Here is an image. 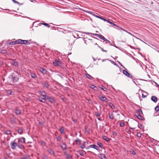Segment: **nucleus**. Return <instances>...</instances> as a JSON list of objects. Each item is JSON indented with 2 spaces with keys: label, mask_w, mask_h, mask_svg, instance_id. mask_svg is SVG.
I'll list each match as a JSON object with an SVG mask.
<instances>
[{
  "label": "nucleus",
  "mask_w": 159,
  "mask_h": 159,
  "mask_svg": "<svg viewBox=\"0 0 159 159\" xmlns=\"http://www.w3.org/2000/svg\"><path fill=\"white\" fill-rule=\"evenodd\" d=\"M39 93L43 97L42 98L43 100H45L47 99V96L46 93L44 92L40 91Z\"/></svg>",
  "instance_id": "f257e3e1"
},
{
  "label": "nucleus",
  "mask_w": 159,
  "mask_h": 159,
  "mask_svg": "<svg viewBox=\"0 0 159 159\" xmlns=\"http://www.w3.org/2000/svg\"><path fill=\"white\" fill-rule=\"evenodd\" d=\"M10 144L11 145V148L13 149H15V147L18 146L17 143L15 142H11Z\"/></svg>",
  "instance_id": "f03ea898"
},
{
  "label": "nucleus",
  "mask_w": 159,
  "mask_h": 159,
  "mask_svg": "<svg viewBox=\"0 0 159 159\" xmlns=\"http://www.w3.org/2000/svg\"><path fill=\"white\" fill-rule=\"evenodd\" d=\"M85 11L87 13H89L90 14H91L93 16H94L95 17L97 18H100L101 19H102V17H100L98 16H97L96 15H95V14H93V12L92 11Z\"/></svg>",
  "instance_id": "7ed1b4c3"
},
{
  "label": "nucleus",
  "mask_w": 159,
  "mask_h": 159,
  "mask_svg": "<svg viewBox=\"0 0 159 159\" xmlns=\"http://www.w3.org/2000/svg\"><path fill=\"white\" fill-rule=\"evenodd\" d=\"M53 64L55 66H59L61 64V62L57 60H56L55 62H53Z\"/></svg>",
  "instance_id": "20e7f679"
},
{
  "label": "nucleus",
  "mask_w": 159,
  "mask_h": 159,
  "mask_svg": "<svg viewBox=\"0 0 159 159\" xmlns=\"http://www.w3.org/2000/svg\"><path fill=\"white\" fill-rule=\"evenodd\" d=\"M100 99L102 101L106 102H107L108 101V99L104 96H101L100 97Z\"/></svg>",
  "instance_id": "39448f33"
},
{
  "label": "nucleus",
  "mask_w": 159,
  "mask_h": 159,
  "mask_svg": "<svg viewBox=\"0 0 159 159\" xmlns=\"http://www.w3.org/2000/svg\"><path fill=\"white\" fill-rule=\"evenodd\" d=\"M89 147L91 148H93L98 150L99 149V148L98 147L95 145H90Z\"/></svg>",
  "instance_id": "423d86ee"
},
{
  "label": "nucleus",
  "mask_w": 159,
  "mask_h": 159,
  "mask_svg": "<svg viewBox=\"0 0 159 159\" xmlns=\"http://www.w3.org/2000/svg\"><path fill=\"white\" fill-rule=\"evenodd\" d=\"M151 100L155 102H156L157 101V98L155 96H152L151 98Z\"/></svg>",
  "instance_id": "0eeeda50"
},
{
  "label": "nucleus",
  "mask_w": 159,
  "mask_h": 159,
  "mask_svg": "<svg viewBox=\"0 0 159 159\" xmlns=\"http://www.w3.org/2000/svg\"><path fill=\"white\" fill-rule=\"evenodd\" d=\"M89 86L90 88H91L92 89H94L95 90H98V88L96 86H95L93 85V84H90Z\"/></svg>",
  "instance_id": "6e6552de"
},
{
  "label": "nucleus",
  "mask_w": 159,
  "mask_h": 159,
  "mask_svg": "<svg viewBox=\"0 0 159 159\" xmlns=\"http://www.w3.org/2000/svg\"><path fill=\"white\" fill-rule=\"evenodd\" d=\"M99 157L102 159H106V156L104 154H99Z\"/></svg>",
  "instance_id": "1a4fd4ad"
},
{
  "label": "nucleus",
  "mask_w": 159,
  "mask_h": 159,
  "mask_svg": "<svg viewBox=\"0 0 159 159\" xmlns=\"http://www.w3.org/2000/svg\"><path fill=\"white\" fill-rule=\"evenodd\" d=\"M123 73L126 76L129 77H130V76H131V75L126 70H123Z\"/></svg>",
  "instance_id": "9d476101"
},
{
  "label": "nucleus",
  "mask_w": 159,
  "mask_h": 159,
  "mask_svg": "<svg viewBox=\"0 0 159 159\" xmlns=\"http://www.w3.org/2000/svg\"><path fill=\"white\" fill-rule=\"evenodd\" d=\"M47 99L48 100L49 102H51L54 103L55 102V100L52 98L49 97H47Z\"/></svg>",
  "instance_id": "9b49d317"
},
{
  "label": "nucleus",
  "mask_w": 159,
  "mask_h": 159,
  "mask_svg": "<svg viewBox=\"0 0 159 159\" xmlns=\"http://www.w3.org/2000/svg\"><path fill=\"white\" fill-rule=\"evenodd\" d=\"M98 37L100 39L103 40L104 41H105V40H107V39L102 35H98Z\"/></svg>",
  "instance_id": "f8f14e48"
},
{
  "label": "nucleus",
  "mask_w": 159,
  "mask_h": 159,
  "mask_svg": "<svg viewBox=\"0 0 159 159\" xmlns=\"http://www.w3.org/2000/svg\"><path fill=\"white\" fill-rule=\"evenodd\" d=\"M40 70L42 73L43 74H45L46 72V70L43 68H41Z\"/></svg>",
  "instance_id": "ddd939ff"
},
{
  "label": "nucleus",
  "mask_w": 159,
  "mask_h": 159,
  "mask_svg": "<svg viewBox=\"0 0 159 159\" xmlns=\"http://www.w3.org/2000/svg\"><path fill=\"white\" fill-rule=\"evenodd\" d=\"M23 40H21V39H18V40H17L16 41V42L17 43V44H23Z\"/></svg>",
  "instance_id": "4468645a"
},
{
  "label": "nucleus",
  "mask_w": 159,
  "mask_h": 159,
  "mask_svg": "<svg viewBox=\"0 0 159 159\" xmlns=\"http://www.w3.org/2000/svg\"><path fill=\"white\" fill-rule=\"evenodd\" d=\"M12 80L13 82L14 83L15 82H16L18 80V78L17 77H12Z\"/></svg>",
  "instance_id": "2eb2a0df"
},
{
  "label": "nucleus",
  "mask_w": 159,
  "mask_h": 159,
  "mask_svg": "<svg viewBox=\"0 0 159 159\" xmlns=\"http://www.w3.org/2000/svg\"><path fill=\"white\" fill-rule=\"evenodd\" d=\"M19 140L22 143H24L25 142V139L24 138H21Z\"/></svg>",
  "instance_id": "dca6fc26"
},
{
  "label": "nucleus",
  "mask_w": 159,
  "mask_h": 159,
  "mask_svg": "<svg viewBox=\"0 0 159 159\" xmlns=\"http://www.w3.org/2000/svg\"><path fill=\"white\" fill-rule=\"evenodd\" d=\"M103 139H104L106 141L108 142L110 140V139L107 137L106 136H104L103 137Z\"/></svg>",
  "instance_id": "f3484780"
},
{
  "label": "nucleus",
  "mask_w": 159,
  "mask_h": 159,
  "mask_svg": "<svg viewBox=\"0 0 159 159\" xmlns=\"http://www.w3.org/2000/svg\"><path fill=\"white\" fill-rule=\"evenodd\" d=\"M4 134H6L7 135L10 134H11V132L10 130H7L6 131L5 133H4Z\"/></svg>",
  "instance_id": "a211bd4d"
},
{
  "label": "nucleus",
  "mask_w": 159,
  "mask_h": 159,
  "mask_svg": "<svg viewBox=\"0 0 159 159\" xmlns=\"http://www.w3.org/2000/svg\"><path fill=\"white\" fill-rule=\"evenodd\" d=\"M16 113L17 115H19L21 113V111L19 110L16 109Z\"/></svg>",
  "instance_id": "6ab92c4d"
},
{
  "label": "nucleus",
  "mask_w": 159,
  "mask_h": 159,
  "mask_svg": "<svg viewBox=\"0 0 159 159\" xmlns=\"http://www.w3.org/2000/svg\"><path fill=\"white\" fill-rule=\"evenodd\" d=\"M86 77L89 79H92V78H93V77L91 76L90 75L88 74H87L86 75Z\"/></svg>",
  "instance_id": "aec40b11"
},
{
  "label": "nucleus",
  "mask_w": 159,
  "mask_h": 159,
  "mask_svg": "<svg viewBox=\"0 0 159 159\" xmlns=\"http://www.w3.org/2000/svg\"><path fill=\"white\" fill-rule=\"evenodd\" d=\"M7 93L8 94H10V95H13L14 94L10 90H8L7 91Z\"/></svg>",
  "instance_id": "412c9836"
},
{
  "label": "nucleus",
  "mask_w": 159,
  "mask_h": 159,
  "mask_svg": "<svg viewBox=\"0 0 159 159\" xmlns=\"http://www.w3.org/2000/svg\"><path fill=\"white\" fill-rule=\"evenodd\" d=\"M12 64L15 66H16L18 65L17 62L16 61H13Z\"/></svg>",
  "instance_id": "4be33fe9"
},
{
  "label": "nucleus",
  "mask_w": 159,
  "mask_h": 159,
  "mask_svg": "<svg viewBox=\"0 0 159 159\" xmlns=\"http://www.w3.org/2000/svg\"><path fill=\"white\" fill-rule=\"evenodd\" d=\"M23 44H25L26 43H29L28 40H23Z\"/></svg>",
  "instance_id": "5701e85b"
},
{
  "label": "nucleus",
  "mask_w": 159,
  "mask_h": 159,
  "mask_svg": "<svg viewBox=\"0 0 159 159\" xmlns=\"http://www.w3.org/2000/svg\"><path fill=\"white\" fill-rule=\"evenodd\" d=\"M97 144L100 147L102 148L103 145L101 143L98 142L97 143Z\"/></svg>",
  "instance_id": "b1692460"
},
{
  "label": "nucleus",
  "mask_w": 159,
  "mask_h": 159,
  "mask_svg": "<svg viewBox=\"0 0 159 159\" xmlns=\"http://www.w3.org/2000/svg\"><path fill=\"white\" fill-rule=\"evenodd\" d=\"M61 146L63 149H65L66 148V145L65 144H63Z\"/></svg>",
  "instance_id": "393cba45"
},
{
  "label": "nucleus",
  "mask_w": 159,
  "mask_h": 159,
  "mask_svg": "<svg viewBox=\"0 0 159 159\" xmlns=\"http://www.w3.org/2000/svg\"><path fill=\"white\" fill-rule=\"evenodd\" d=\"M109 106L111 107L112 109H114L115 108L114 106L112 103H110L109 104Z\"/></svg>",
  "instance_id": "a878e982"
},
{
  "label": "nucleus",
  "mask_w": 159,
  "mask_h": 159,
  "mask_svg": "<svg viewBox=\"0 0 159 159\" xmlns=\"http://www.w3.org/2000/svg\"><path fill=\"white\" fill-rule=\"evenodd\" d=\"M31 77L33 78H35L36 76L34 73H31Z\"/></svg>",
  "instance_id": "bb28decb"
},
{
  "label": "nucleus",
  "mask_w": 159,
  "mask_h": 159,
  "mask_svg": "<svg viewBox=\"0 0 159 159\" xmlns=\"http://www.w3.org/2000/svg\"><path fill=\"white\" fill-rule=\"evenodd\" d=\"M125 124L124 122H121L120 123V125L121 127H123L125 125Z\"/></svg>",
  "instance_id": "cd10ccee"
},
{
  "label": "nucleus",
  "mask_w": 159,
  "mask_h": 159,
  "mask_svg": "<svg viewBox=\"0 0 159 159\" xmlns=\"http://www.w3.org/2000/svg\"><path fill=\"white\" fill-rule=\"evenodd\" d=\"M23 132L22 129H19L18 130V133L19 134H21Z\"/></svg>",
  "instance_id": "c85d7f7f"
},
{
  "label": "nucleus",
  "mask_w": 159,
  "mask_h": 159,
  "mask_svg": "<svg viewBox=\"0 0 159 159\" xmlns=\"http://www.w3.org/2000/svg\"><path fill=\"white\" fill-rule=\"evenodd\" d=\"M40 97H38V99L41 102H45V100H42V99H40Z\"/></svg>",
  "instance_id": "c756f323"
},
{
  "label": "nucleus",
  "mask_w": 159,
  "mask_h": 159,
  "mask_svg": "<svg viewBox=\"0 0 159 159\" xmlns=\"http://www.w3.org/2000/svg\"><path fill=\"white\" fill-rule=\"evenodd\" d=\"M109 118L111 119H113V115L112 114H111L109 115Z\"/></svg>",
  "instance_id": "7c9ffc66"
},
{
  "label": "nucleus",
  "mask_w": 159,
  "mask_h": 159,
  "mask_svg": "<svg viewBox=\"0 0 159 159\" xmlns=\"http://www.w3.org/2000/svg\"><path fill=\"white\" fill-rule=\"evenodd\" d=\"M16 44H17V43L16 42V41L15 42H11L10 43V45H15Z\"/></svg>",
  "instance_id": "2f4dec72"
},
{
  "label": "nucleus",
  "mask_w": 159,
  "mask_h": 159,
  "mask_svg": "<svg viewBox=\"0 0 159 159\" xmlns=\"http://www.w3.org/2000/svg\"><path fill=\"white\" fill-rule=\"evenodd\" d=\"M43 84L45 86L47 87H48L49 86L48 84L47 83H43Z\"/></svg>",
  "instance_id": "473e14b6"
},
{
  "label": "nucleus",
  "mask_w": 159,
  "mask_h": 159,
  "mask_svg": "<svg viewBox=\"0 0 159 159\" xmlns=\"http://www.w3.org/2000/svg\"><path fill=\"white\" fill-rule=\"evenodd\" d=\"M98 47L99 48H101V50H102V51H103V52H107V51L106 50H103V48H102L100 47V46H99L98 45Z\"/></svg>",
  "instance_id": "72a5a7b5"
},
{
  "label": "nucleus",
  "mask_w": 159,
  "mask_h": 159,
  "mask_svg": "<svg viewBox=\"0 0 159 159\" xmlns=\"http://www.w3.org/2000/svg\"><path fill=\"white\" fill-rule=\"evenodd\" d=\"M155 110L157 111H159V107H157V106L155 108Z\"/></svg>",
  "instance_id": "f704fd0d"
},
{
  "label": "nucleus",
  "mask_w": 159,
  "mask_h": 159,
  "mask_svg": "<svg viewBox=\"0 0 159 159\" xmlns=\"http://www.w3.org/2000/svg\"><path fill=\"white\" fill-rule=\"evenodd\" d=\"M60 131L61 133H62V134L64 133V130L63 129H62L61 128L60 129Z\"/></svg>",
  "instance_id": "c9c22d12"
},
{
  "label": "nucleus",
  "mask_w": 159,
  "mask_h": 159,
  "mask_svg": "<svg viewBox=\"0 0 159 159\" xmlns=\"http://www.w3.org/2000/svg\"><path fill=\"white\" fill-rule=\"evenodd\" d=\"M101 88L104 91H106L107 90V89L103 86H102Z\"/></svg>",
  "instance_id": "e433bc0d"
},
{
  "label": "nucleus",
  "mask_w": 159,
  "mask_h": 159,
  "mask_svg": "<svg viewBox=\"0 0 159 159\" xmlns=\"http://www.w3.org/2000/svg\"><path fill=\"white\" fill-rule=\"evenodd\" d=\"M18 147L22 149L24 148V146L23 145H20L18 146Z\"/></svg>",
  "instance_id": "4c0bfd02"
},
{
  "label": "nucleus",
  "mask_w": 159,
  "mask_h": 159,
  "mask_svg": "<svg viewBox=\"0 0 159 159\" xmlns=\"http://www.w3.org/2000/svg\"><path fill=\"white\" fill-rule=\"evenodd\" d=\"M139 114H140L142 113V111L141 110L139 109L138 110Z\"/></svg>",
  "instance_id": "58836bf2"
},
{
  "label": "nucleus",
  "mask_w": 159,
  "mask_h": 159,
  "mask_svg": "<svg viewBox=\"0 0 159 159\" xmlns=\"http://www.w3.org/2000/svg\"><path fill=\"white\" fill-rule=\"evenodd\" d=\"M49 153L51 154H54L53 151L51 150H50L49 151Z\"/></svg>",
  "instance_id": "ea45409f"
},
{
  "label": "nucleus",
  "mask_w": 159,
  "mask_h": 159,
  "mask_svg": "<svg viewBox=\"0 0 159 159\" xmlns=\"http://www.w3.org/2000/svg\"><path fill=\"white\" fill-rule=\"evenodd\" d=\"M61 139V138L60 137H58L57 138V141H60Z\"/></svg>",
  "instance_id": "a19ab883"
},
{
  "label": "nucleus",
  "mask_w": 159,
  "mask_h": 159,
  "mask_svg": "<svg viewBox=\"0 0 159 159\" xmlns=\"http://www.w3.org/2000/svg\"><path fill=\"white\" fill-rule=\"evenodd\" d=\"M43 25H45V26H47L48 27H49V25L47 24V23H44L43 24Z\"/></svg>",
  "instance_id": "79ce46f5"
},
{
  "label": "nucleus",
  "mask_w": 159,
  "mask_h": 159,
  "mask_svg": "<svg viewBox=\"0 0 159 159\" xmlns=\"http://www.w3.org/2000/svg\"><path fill=\"white\" fill-rule=\"evenodd\" d=\"M80 147L81 148H85V146L84 145V144H83L82 145H81L80 146Z\"/></svg>",
  "instance_id": "37998d69"
},
{
  "label": "nucleus",
  "mask_w": 159,
  "mask_h": 159,
  "mask_svg": "<svg viewBox=\"0 0 159 159\" xmlns=\"http://www.w3.org/2000/svg\"><path fill=\"white\" fill-rule=\"evenodd\" d=\"M138 118L139 119H140V118L141 117V116L140 115V114H138Z\"/></svg>",
  "instance_id": "c03bdc74"
},
{
  "label": "nucleus",
  "mask_w": 159,
  "mask_h": 159,
  "mask_svg": "<svg viewBox=\"0 0 159 159\" xmlns=\"http://www.w3.org/2000/svg\"><path fill=\"white\" fill-rule=\"evenodd\" d=\"M137 136L138 137H140L141 136V134H140V133H138L137 134Z\"/></svg>",
  "instance_id": "a18cd8bd"
},
{
  "label": "nucleus",
  "mask_w": 159,
  "mask_h": 159,
  "mask_svg": "<svg viewBox=\"0 0 159 159\" xmlns=\"http://www.w3.org/2000/svg\"><path fill=\"white\" fill-rule=\"evenodd\" d=\"M147 96V95H144L143 94H142V97L143 98H144Z\"/></svg>",
  "instance_id": "49530a36"
},
{
  "label": "nucleus",
  "mask_w": 159,
  "mask_h": 159,
  "mask_svg": "<svg viewBox=\"0 0 159 159\" xmlns=\"http://www.w3.org/2000/svg\"><path fill=\"white\" fill-rule=\"evenodd\" d=\"M107 21L108 22V23H110V24L112 25V23L111 22V21H110L108 20H107Z\"/></svg>",
  "instance_id": "de8ad7c7"
},
{
  "label": "nucleus",
  "mask_w": 159,
  "mask_h": 159,
  "mask_svg": "<svg viewBox=\"0 0 159 159\" xmlns=\"http://www.w3.org/2000/svg\"><path fill=\"white\" fill-rule=\"evenodd\" d=\"M12 0L13 1V2H14L15 3H18V2L17 1H15V0Z\"/></svg>",
  "instance_id": "09e8293b"
},
{
  "label": "nucleus",
  "mask_w": 159,
  "mask_h": 159,
  "mask_svg": "<svg viewBox=\"0 0 159 159\" xmlns=\"http://www.w3.org/2000/svg\"><path fill=\"white\" fill-rule=\"evenodd\" d=\"M118 63L121 66H123L121 64L119 61H118Z\"/></svg>",
  "instance_id": "8fccbe9b"
},
{
  "label": "nucleus",
  "mask_w": 159,
  "mask_h": 159,
  "mask_svg": "<svg viewBox=\"0 0 159 159\" xmlns=\"http://www.w3.org/2000/svg\"><path fill=\"white\" fill-rule=\"evenodd\" d=\"M96 116H99V115L98 113H96Z\"/></svg>",
  "instance_id": "3c124183"
},
{
  "label": "nucleus",
  "mask_w": 159,
  "mask_h": 159,
  "mask_svg": "<svg viewBox=\"0 0 159 159\" xmlns=\"http://www.w3.org/2000/svg\"><path fill=\"white\" fill-rule=\"evenodd\" d=\"M102 20H103L105 21H107V20L105 19H104L103 18H102V19H101Z\"/></svg>",
  "instance_id": "603ef678"
},
{
  "label": "nucleus",
  "mask_w": 159,
  "mask_h": 159,
  "mask_svg": "<svg viewBox=\"0 0 159 159\" xmlns=\"http://www.w3.org/2000/svg\"><path fill=\"white\" fill-rule=\"evenodd\" d=\"M112 25H113L114 26H117V25H116L115 24L113 23H112Z\"/></svg>",
  "instance_id": "864d4df0"
},
{
  "label": "nucleus",
  "mask_w": 159,
  "mask_h": 159,
  "mask_svg": "<svg viewBox=\"0 0 159 159\" xmlns=\"http://www.w3.org/2000/svg\"><path fill=\"white\" fill-rule=\"evenodd\" d=\"M73 121L75 123H76L77 122V120H73Z\"/></svg>",
  "instance_id": "5fc2aeb1"
},
{
  "label": "nucleus",
  "mask_w": 159,
  "mask_h": 159,
  "mask_svg": "<svg viewBox=\"0 0 159 159\" xmlns=\"http://www.w3.org/2000/svg\"><path fill=\"white\" fill-rule=\"evenodd\" d=\"M142 127V125H139V128H141V127Z\"/></svg>",
  "instance_id": "6e6d98bb"
},
{
  "label": "nucleus",
  "mask_w": 159,
  "mask_h": 159,
  "mask_svg": "<svg viewBox=\"0 0 159 159\" xmlns=\"http://www.w3.org/2000/svg\"><path fill=\"white\" fill-rule=\"evenodd\" d=\"M105 41H107V42L108 43H110V42L107 39V40H105Z\"/></svg>",
  "instance_id": "4d7b16f0"
},
{
  "label": "nucleus",
  "mask_w": 159,
  "mask_h": 159,
  "mask_svg": "<svg viewBox=\"0 0 159 159\" xmlns=\"http://www.w3.org/2000/svg\"><path fill=\"white\" fill-rule=\"evenodd\" d=\"M132 154L133 155H135V153L133 151V152L132 153Z\"/></svg>",
  "instance_id": "13d9d810"
},
{
  "label": "nucleus",
  "mask_w": 159,
  "mask_h": 159,
  "mask_svg": "<svg viewBox=\"0 0 159 159\" xmlns=\"http://www.w3.org/2000/svg\"><path fill=\"white\" fill-rule=\"evenodd\" d=\"M26 157H27V158H30V157H29V156H27Z\"/></svg>",
  "instance_id": "bf43d9fd"
},
{
  "label": "nucleus",
  "mask_w": 159,
  "mask_h": 159,
  "mask_svg": "<svg viewBox=\"0 0 159 159\" xmlns=\"http://www.w3.org/2000/svg\"><path fill=\"white\" fill-rule=\"evenodd\" d=\"M2 127V125L1 124H0V129Z\"/></svg>",
  "instance_id": "052dcab7"
},
{
  "label": "nucleus",
  "mask_w": 159,
  "mask_h": 159,
  "mask_svg": "<svg viewBox=\"0 0 159 159\" xmlns=\"http://www.w3.org/2000/svg\"><path fill=\"white\" fill-rule=\"evenodd\" d=\"M39 125H41V124H42L41 122H39Z\"/></svg>",
  "instance_id": "680f3d73"
},
{
  "label": "nucleus",
  "mask_w": 159,
  "mask_h": 159,
  "mask_svg": "<svg viewBox=\"0 0 159 159\" xmlns=\"http://www.w3.org/2000/svg\"><path fill=\"white\" fill-rule=\"evenodd\" d=\"M123 31H125L126 32H128L126 31L125 30H124V29H122Z\"/></svg>",
  "instance_id": "e2e57ef3"
},
{
  "label": "nucleus",
  "mask_w": 159,
  "mask_h": 159,
  "mask_svg": "<svg viewBox=\"0 0 159 159\" xmlns=\"http://www.w3.org/2000/svg\"><path fill=\"white\" fill-rule=\"evenodd\" d=\"M75 141L76 142H80V141L79 140H76Z\"/></svg>",
  "instance_id": "0e129e2a"
},
{
  "label": "nucleus",
  "mask_w": 159,
  "mask_h": 159,
  "mask_svg": "<svg viewBox=\"0 0 159 159\" xmlns=\"http://www.w3.org/2000/svg\"><path fill=\"white\" fill-rule=\"evenodd\" d=\"M98 120H101V119H100V118H98Z\"/></svg>",
  "instance_id": "69168bd1"
},
{
  "label": "nucleus",
  "mask_w": 159,
  "mask_h": 159,
  "mask_svg": "<svg viewBox=\"0 0 159 159\" xmlns=\"http://www.w3.org/2000/svg\"><path fill=\"white\" fill-rule=\"evenodd\" d=\"M95 45H98V44L97 43H95Z\"/></svg>",
  "instance_id": "338daca9"
},
{
  "label": "nucleus",
  "mask_w": 159,
  "mask_h": 159,
  "mask_svg": "<svg viewBox=\"0 0 159 159\" xmlns=\"http://www.w3.org/2000/svg\"><path fill=\"white\" fill-rule=\"evenodd\" d=\"M22 159H26V158H22Z\"/></svg>",
  "instance_id": "774afa93"
}]
</instances>
